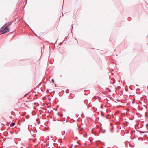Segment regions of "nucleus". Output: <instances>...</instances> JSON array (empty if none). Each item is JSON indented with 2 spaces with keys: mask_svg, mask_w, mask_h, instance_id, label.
I'll use <instances>...</instances> for the list:
<instances>
[{
  "mask_svg": "<svg viewBox=\"0 0 148 148\" xmlns=\"http://www.w3.org/2000/svg\"><path fill=\"white\" fill-rule=\"evenodd\" d=\"M11 22L6 23L2 27V29H0V33L1 34H5L9 31V29L8 27L11 25Z\"/></svg>",
  "mask_w": 148,
  "mask_h": 148,
  "instance_id": "obj_1",
  "label": "nucleus"
},
{
  "mask_svg": "<svg viewBox=\"0 0 148 148\" xmlns=\"http://www.w3.org/2000/svg\"><path fill=\"white\" fill-rule=\"evenodd\" d=\"M15 123L14 122H12L10 124V127H13L15 125Z\"/></svg>",
  "mask_w": 148,
  "mask_h": 148,
  "instance_id": "obj_2",
  "label": "nucleus"
},
{
  "mask_svg": "<svg viewBox=\"0 0 148 148\" xmlns=\"http://www.w3.org/2000/svg\"><path fill=\"white\" fill-rule=\"evenodd\" d=\"M54 80L53 79H52V80H51V82H52V83H54Z\"/></svg>",
  "mask_w": 148,
  "mask_h": 148,
  "instance_id": "obj_3",
  "label": "nucleus"
},
{
  "mask_svg": "<svg viewBox=\"0 0 148 148\" xmlns=\"http://www.w3.org/2000/svg\"><path fill=\"white\" fill-rule=\"evenodd\" d=\"M27 95H28V94H25L24 95V97H26Z\"/></svg>",
  "mask_w": 148,
  "mask_h": 148,
  "instance_id": "obj_4",
  "label": "nucleus"
},
{
  "mask_svg": "<svg viewBox=\"0 0 148 148\" xmlns=\"http://www.w3.org/2000/svg\"><path fill=\"white\" fill-rule=\"evenodd\" d=\"M101 113L102 114L103 113V112L102 111H101Z\"/></svg>",
  "mask_w": 148,
  "mask_h": 148,
  "instance_id": "obj_5",
  "label": "nucleus"
},
{
  "mask_svg": "<svg viewBox=\"0 0 148 148\" xmlns=\"http://www.w3.org/2000/svg\"><path fill=\"white\" fill-rule=\"evenodd\" d=\"M105 131L104 130V131H103V132H105Z\"/></svg>",
  "mask_w": 148,
  "mask_h": 148,
  "instance_id": "obj_6",
  "label": "nucleus"
}]
</instances>
